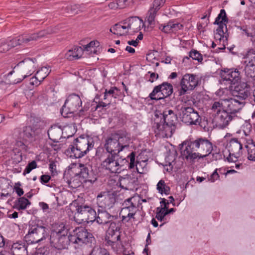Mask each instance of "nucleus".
Instances as JSON below:
<instances>
[{"mask_svg":"<svg viewBox=\"0 0 255 255\" xmlns=\"http://www.w3.org/2000/svg\"><path fill=\"white\" fill-rule=\"evenodd\" d=\"M37 163L35 160L32 161L29 163L26 166L24 170L23 171V174L25 175L26 174L29 173L32 170L37 168Z\"/></svg>","mask_w":255,"mask_h":255,"instance_id":"48","label":"nucleus"},{"mask_svg":"<svg viewBox=\"0 0 255 255\" xmlns=\"http://www.w3.org/2000/svg\"><path fill=\"white\" fill-rule=\"evenodd\" d=\"M244 70L245 74L247 77L251 78L255 77V69L249 67V66H245Z\"/></svg>","mask_w":255,"mask_h":255,"instance_id":"53","label":"nucleus"},{"mask_svg":"<svg viewBox=\"0 0 255 255\" xmlns=\"http://www.w3.org/2000/svg\"><path fill=\"white\" fill-rule=\"evenodd\" d=\"M109 7L111 9H116L118 7V4L116 2H111L109 4Z\"/></svg>","mask_w":255,"mask_h":255,"instance_id":"62","label":"nucleus"},{"mask_svg":"<svg viewBox=\"0 0 255 255\" xmlns=\"http://www.w3.org/2000/svg\"><path fill=\"white\" fill-rule=\"evenodd\" d=\"M198 78L193 74H185L182 76L180 82V89L178 90L179 96L186 94L188 91H192L197 86Z\"/></svg>","mask_w":255,"mask_h":255,"instance_id":"14","label":"nucleus"},{"mask_svg":"<svg viewBox=\"0 0 255 255\" xmlns=\"http://www.w3.org/2000/svg\"><path fill=\"white\" fill-rule=\"evenodd\" d=\"M167 207H157L156 208V214L155 218L160 221H164L165 217L166 216L165 212V209H167Z\"/></svg>","mask_w":255,"mask_h":255,"instance_id":"46","label":"nucleus"},{"mask_svg":"<svg viewBox=\"0 0 255 255\" xmlns=\"http://www.w3.org/2000/svg\"><path fill=\"white\" fill-rule=\"evenodd\" d=\"M49 33H50L49 31L43 30L37 32L21 35L20 36L21 39H23L21 41L22 44H24L32 41L37 40L38 39L45 36Z\"/></svg>","mask_w":255,"mask_h":255,"instance_id":"25","label":"nucleus"},{"mask_svg":"<svg viewBox=\"0 0 255 255\" xmlns=\"http://www.w3.org/2000/svg\"><path fill=\"white\" fill-rule=\"evenodd\" d=\"M51 70L49 67H43L37 71L36 74L40 80H43L50 73Z\"/></svg>","mask_w":255,"mask_h":255,"instance_id":"43","label":"nucleus"},{"mask_svg":"<svg viewBox=\"0 0 255 255\" xmlns=\"http://www.w3.org/2000/svg\"><path fill=\"white\" fill-rule=\"evenodd\" d=\"M94 145V142L92 137L80 136L74 140L72 144L66 150V153L71 158H80L92 149Z\"/></svg>","mask_w":255,"mask_h":255,"instance_id":"5","label":"nucleus"},{"mask_svg":"<svg viewBox=\"0 0 255 255\" xmlns=\"http://www.w3.org/2000/svg\"><path fill=\"white\" fill-rule=\"evenodd\" d=\"M39 128H35L30 126H27L23 128L22 132L20 133L23 139L25 140H31L38 135L40 133Z\"/></svg>","mask_w":255,"mask_h":255,"instance_id":"27","label":"nucleus"},{"mask_svg":"<svg viewBox=\"0 0 255 255\" xmlns=\"http://www.w3.org/2000/svg\"><path fill=\"white\" fill-rule=\"evenodd\" d=\"M246 66H249L255 69V56H254L253 58L249 61Z\"/></svg>","mask_w":255,"mask_h":255,"instance_id":"61","label":"nucleus"},{"mask_svg":"<svg viewBox=\"0 0 255 255\" xmlns=\"http://www.w3.org/2000/svg\"><path fill=\"white\" fill-rule=\"evenodd\" d=\"M159 85L161 87L162 93L165 98L169 97L172 94L173 86L171 84L167 82H163Z\"/></svg>","mask_w":255,"mask_h":255,"instance_id":"38","label":"nucleus"},{"mask_svg":"<svg viewBox=\"0 0 255 255\" xmlns=\"http://www.w3.org/2000/svg\"><path fill=\"white\" fill-rule=\"evenodd\" d=\"M47 133L50 139L54 142H58L62 137V130L59 127L54 125L50 127Z\"/></svg>","mask_w":255,"mask_h":255,"instance_id":"29","label":"nucleus"},{"mask_svg":"<svg viewBox=\"0 0 255 255\" xmlns=\"http://www.w3.org/2000/svg\"><path fill=\"white\" fill-rule=\"evenodd\" d=\"M82 102L80 96L76 94L70 95L66 99L60 112L64 117L76 112L82 106Z\"/></svg>","mask_w":255,"mask_h":255,"instance_id":"9","label":"nucleus"},{"mask_svg":"<svg viewBox=\"0 0 255 255\" xmlns=\"http://www.w3.org/2000/svg\"><path fill=\"white\" fill-rule=\"evenodd\" d=\"M42 80H40L39 78L37 77V75L35 74V75L30 79V84L31 85H36L38 86L40 84V82H42Z\"/></svg>","mask_w":255,"mask_h":255,"instance_id":"55","label":"nucleus"},{"mask_svg":"<svg viewBox=\"0 0 255 255\" xmlns=\"http://www.w3.org/2000/svg\"><path fill=\"white\" fill-rule=\"evenodd\" d=\"M137 172L140 174H143L147 171V163L146 160L137 161L136 164L134 163Z\"/></svg>","mask_w":255,"mask_h":255,"instance_id":"44","label":"nucleus"},{"mask_svg":"<svg viewBox=\"0 0 255 255\" xmlns=\"http://www.w3.org/2000/svg\"><path fill=\"white\" fill-rule=\"evenodd\" d=\"M50 179V176L47 175H42L40 177V181L42 184L47 183Z\"/></svg>","mask_w":255,"mask_h":255,"instance_id":"60","label":"nucleus"},{"mask_svg":"<svg viewBox=\"0 0 255 255\" xmlns=\"http://www.w3.org/2000/svg\"><path fill=\"white\" fill-rule=\"evenodd\" d=\"M50 244L56 249L62 250L67 248L70 243L71 235H68V230L63 223H55L52 226L50 237Z\"/></svg>","mask_w":255,"mask_h":255,"instance_id":"4","label":"nucleus"},{"mask_svg":"<svg viewBox=\"0 0 255 255\" xmlns=\"http://www.w3.org/2000/svg\"><path fill=\"white\" fill-rule=\"evenodd\" d=\"M221 77L223 82L229 84H235L241 80L240 73L237 69H225L222 71Z\"/></svg>","mask_w":255,"mask_h":255,"instance_id":"18","label":"nucleus"},{"mask_svg":"<svg viewBox=\"0 0 255 255\" xmlns=\"http://www.w3.org/2000/svg\"><path fill=\"white\" fill-rule=\"evenodd\" d=\"M113 34L116 35H124L128 34V31H126L125 32H122V30L121 28V24H116L113 26Z\"/></svg>","mask_w":255,"mask_h":255,"instance_id":"51","label":"nucleus"},{"mask_svg":"<svg viewBox=\"0 0 255 255\" xmlns=\"http://www.w3.org/2000/svg\"><path fill=\"white\" fill-rule=\"evenodd\" d=\"M71 240L72 244H77L80 245L83 244L92 243L94 240L92 234L89 233L87 230L83 227L76 228L71 234Z\"/></svg>","mask_w":255,"mask_h":255,"instance_id":"11","label":"nucleus"},{"mask_svg":"<svg viewBox=\"0 0 255 255\" xmlns=\"http://www.w3.org/2000/svg\"><path fill=\"white\" fill-rule=\"evenodd\" d=\"M156 189L158 192L161 194H165L168 195L170 193V188L167 186L165 183L164 180H160L156 185Z\"/></svg>","mask_w":255,"mask_h":255,"instance_id":"39","label":"nucleus"},{"mask_svg":"<svg viewBox=\"0 0 255 255\" xmlns=\"http://www.w3.org/2000/svg\"><path fill=\"white\" fill-rule=\"evenodd\" d=\"M119 89L116 87H112L108 90L106 89L104 95V99L114 98H117L119 95Z\"/></svg>","mask_w":255,"mask_h":255,"instance_id":"40","label":"nucleus"},{"mask_svg":"<svg viewBox=\"0 0 255 255\" xmlns=\"http://www.w3.org/2000/svg\"><path fill=\"white\" fill-rule=\"evenodd\" d=\"M149 98L152 100L158 101L165 98L164 96L162 93L161 87L159 85L155 86L153 91L149 94Z\"/></svg>","mask_w":255,"mask_h":255,"instance_id":"35","label":"nucleus"},{"mask_svg":"<svg viewBox=\"0 0 255 255\" xmlns=\"http://www.w3.org/2000/svg\"><path fill=\"white\" fill-rule=\"evenodd\" d=\"M135 153L131 152L126 158L119 157L120 155L108 154L102 162L101 166L111 173H120L128 168L134 167Z\"/></svg>","mask_w":255,"mask_h":255,"instance_id":"2","label":"nucleus"},{"mask_svg":"<svg viewBox=\"0 0 255 255\" xmlns=\"http://www.w3.org/2000/svg\"><path fill=\"white\" fill-rule=\"evenodd\" d=\"M165 1L166 0H154L151 7L159 10L164 5Z\"/></svg>","mask_w":255,"mask_h":255,"instance_id":"52","label":"nucleus"},{"mask_svg":"<svg viewBox=\"0 0 255 255\" xmlns=\"http://www.w3.org/2000/svg\"><path fill=\"white\" fill-rule=\"evenodd\" d=\"M99 206L105 209L112 208L117 199V194L115 192H104L101 193L97 197Z\"/></svg>","mask_w":255,"mask_h":255,"instance_id":"16","label":"nucleus"},{"mask_svg":"<svg viewBox=\"0 0 255 255\" xmlns=\"http://www.w3.org/2000/svg\"><path fill=\"white\" fill-rule=\"evenodd\" d=\"M90 255H110L109 252L105 249L99 247H95Z\"/></svg>","mask_w":255,"mask_h":255,"instance_id":"45","label":"nucleus"},{"mask_svg":"<svg viewBox=\"0 0 255 255\" xmlns=\"http://www.w3.org/2000/svg\"><path fill=\"white\" fill-rule=\"evenodd\" d=\"M247 86L248 85L246 83H243L235 87L234 94V98L241 101H244L250 95V92Z\"/></svg>","mask_w":255,"mask_h":255,"instance_id":"23","label":"nucleus"},{"mask_svg":"<svg viewBox=\"0 0 255 255\" xmlns=\"http://www.w3.org/2000/svg\"><path fill=\"white\" fill-rule=\"evenodd\" d=\"M116 136L114 133H111L105 140L104 147L108 154L119 155L121 152Z\"/></svg>","mask_w":255,"mask_h":255,"instance_id":"17","label":"nucleus"},{"mask_svg":"<svg viewBox=\"0 0 255 255\" xmlns=\"http://www.w3.org/2000/svg\"><path fill=\"white\" fill-rule=\"evenodd\" d=\"M17 66H21L26 74L21 81L30 76L35 70L34 62L30 58L25 59L23 61L19 62Z\"/></svg>","mask_w":255,"mask_h":255,"instance_id":"22","label":"nucleus"},{"mask_svg":"<svg viewBox=\"0 0 255 255\" xmlns=\"http://www.w3.org/2000/svg\"><path fill=\"white\" fill-rule=\"evenodd\" d=\"M246 147L248 151L249 160L255 161V143H249L246 145Z\"/></svg>","mask_w":255,"mask_h":255,"instance_id":"42","label":"nucleus"},{"mask_svg":"<svg viewBox=\"0 0 255 255\" xmlns=\"http://www.w3.org/2000/svg\"><path fill=\"white\" fill-rule=\"evenodd\" d=\"M245 105L244 101H241L236 98L224 99V110L218 118L219 126L222 128L228 126L237 117L236 114L240 112Z\"/></svg>","mask_w":255,"mask_h":255,"instance_id":"3","label":"nucleus"},{"mask_svg":"<svg viewBox=\"0 0 255 255\" xmlns=\"http://www.w3.org/2000/svg\"><path fill=\"white\" fill-rule=\"evenodd\" d=\"M183 28V25L179 23L175 22L174 21L170 20L167 24L163 26L162 30L163 32L169 33L171 32H176Z\"/></svg>","mask_w":255,"mask_h":255,"instance_id":"32","label":"nucleus"},{"mask_svg":"<svg viewBox=\"0 0 255 255\" xmlns=\"http://www.w3.org/2000/svg\"><path fill=\"white\" fill-rule=\"evenodd\" d=\"M158 10L155 9L152 7H150L146 14V20L149 25H154L155 24V18Z\"/></svg>","mask_w":255,"mask_h":255,"instance_id":"36","label":"nucleus"},{"mask_svg":"<svg viewBox=\"0 0 255 255\" xmlns=\"http://www.w3.org/2000/svg\"><path fill=\"white\" fill-rule=\"evenodd\" d=\"M242 144L238 138H232L228 145L229 152V156L227 158L228 161L233 162L237 161L242 155Z\"/></svg>","mask_w":255,"mask_h":255,"instance_id":"15","label":"nucleus"},{"mask_svg":"<svg viewBox=\"0 0 255 255\" xmlns=\"http://www.w3.org/2000/svg\"><path fill=\"white\" fill-rule=\"evenodd\" d=\"M15 192L18 196H21L23 194V189L20 187H16L15 188Z\"/></svg>","mask_w":255,"mask_h":255,"instance_id":"64","label":"nucleus"},{"mask_svg":"<svg viewBox=\"0 0 255 255\" xmlns=\"http://www.w3.org/2000/svg\"><path fill=\"white\" fill-rule=\"evenodd\" d=\"M22 39H23L20 38V36L19 35L14 38H13L11 40H10L7 42L9 44V46L11 48L12 47L16 46L18 45L22 44V42L21 41Z\"/></svg>","mask_w":255,"mask_h":255,"instance_id":"50","label":"nucleus"},{"mask_svg":"<svg viewBox=\"0 0 255 255\" xmlns=\"http://www.w3.org/2000/svg\"><path fill=\"white\" fill-rule=\"evenodd\" d=\"M83 53V48L75 46L72 49L69 50L65 54V58L70 61L78 59L81 58Z\"/></svg>","mask_w":255,"mask_h":255,"instance_id":"30","label":"nucleus"},{"mask_svg":"<svg viewBox=\"0 0 255 255\" xmlns=\"http://www.w3.org/2000/svg\"><path fill=\"white\" fill-rule=\"evenodd\" d=\"M99 46V43L98 41H92L88 44L84 45L85 48H92L93 49H96V47Z\"/></svg>","mask_w":255,"mask_h":255,"instance_id":"58","label":"nucleus"},{"mask_svg":"<svg viewBox=\"0 0 255 255\" xmlns=\"http://www.w3.org/2000/svg\"><path fill=\"white\" fill-rule=\"evenodd\" d=\"M114 216L111 215L106 211H99L98 216H96V220L99 224H107L113 222Z\"/></svg>","mask_w":255,"mask_h":255,"instance_id":"31","label":"nucleus"},{"mask_svg":"<svg viewBox=\"0 0 255 255\" xmlns=\"http://www.w3.org/2000/svg\"><path fill=\"white\" fill-rule=\"evenodd\" d=\"M13 152L14 153L15 156H16L14 158L16 161L18 162H20L22 160L21 153L19 152V149L15 148L13 149Z\"/></svg>","mask_w":255,"mask_h":255,"instance_id":"56","label":"nucleus"},{"mask_svg":"<svg viewBox=\"0 0 255 255\" xmlns=\"http://www.w3.org/2000/svg\"><path fill=\"white\" fill-rule=\"evenodd\" d=\"M147 74H150V78L149 79L148 81L150 82L151 83H153L159 77L158 74L154 72H151L149 71L148 72Z\"/></svg>","mask_w":255,"mask_h":255,"instance_id":"59","label":"nucleus"},{"mask_svg":"<svg viewBox=\"0 0 255 255\" xmlns=\"http://www.w3.org/2000/svg\"><path fill=\"white\" fill-rule=\"evenodd\" d=\"M228 21V19L227 17L226 11L225 9H222L220 10V13L218 15L214 22V24L219 25L215 33V38L216 39L220 41L222 39L224 42L227 40V36L226 33L224 32L223 28L225 26L226 31H227L226 24Z\"/></svg>","mask_w":255,"mask_h":255,"instance_id":"13","label":"nucleus"},{"mask_svg":"<svg viewBox=\"0 0 255 255\" xmlns=\"http://www.w3.org/2000/svg\"><path fill=\"white\" fill-rule=\"evenodd\" d=\"M153 128L155 134L162 138L171 137L174 131L173 128L169 126L162 120L160 122H155Z\"/></svg>","mask_w":255,"mask_h":255,"instance_id":"19","label":"nucleus"},{"mask_svg":"<svg viewBox=\"0 0 255 255\" xmlns=\"http://www.w3.org/2000/svg\"><path fill=\"white\" fill-rule=\"evenodd\" d=\"M136 179L130 175H126L120 178L119 184L120 187L125 190H131L134 187V185Z\"/></svg>","mask_w":255,"mask_h":255,"instance_id":"28","label":"nucleus"},{"mask_svg":"<svg viewBox=\"0 0 255 255\" xmlns=\"http://www.w3.org/2000/svg\"><path fill=\"white\" fill-rule=\"evenodd\" d=\"M140 196H134L125 200L120 213L123 223L137 221L135 215L139 208Z\"/></svg>","mask_w":255,"mask_h":255,"instance_id":"7","label":"nucleus"},{"mask_svg":"<svg viewBox=\"0 0 255 255\" xmlns=\"http://www.w3.org/2000/svg\"><path fill=\"white\" fill-rule=\"evenodd\" d=\"M252 55H255V49L251 48L246 53V57H249L250 56Z\"/></svg>","mask_w":255,"mask_h":255,"instance_id":"63","label":"nucleus"},{"mask_svg":"<svg viewBox=\"0 0 255 255\" xmlns=\"http://www.w3.org/2000/svg\"><path fill=\"white\" fill-rule=\"evenodd\" d=\"M179 116L182 121L189 125H199L201 121L198 113L190 107L182 106Z\"/></svg>","mask_w":255,"mask_h":255,"instance_id":"12","label":"nucleus"},{"mask_svg":"<svg viewBox=\"0 0 255 255\" xmlns=\"http://www.w3.org/2000/svg\"><path fill=\"white\" fill-rule=\"evenodd\" d=\"M123 24H128L129 30L132 32H137L141 29V26L143 25V20L137 16L130 17L122 22Z\"/></svg>","mask_w":255,"mask_h":255,"instance_id":"20","label":"nucleus"},{"mask_svg":"<svg viewBox=\"0 0 255 255\" xmlns=\"http://www.w3.org/2000/svg\"><path fill=\"white\" fill-rule=\"evenodd\" d=\"M213 149V144L209 140L205 137H200L184 141L181 148V155L187 162L194 163L195 160L208 156Z\"/></svg>","mask_w":255,"mask_h":255,"instance_id":"1","label":"nucleus"},{"mask_svg":"<svg viewBox=\"0 0 255 255\" xmlns=\"http://www.w3.org/2000/svg\"><path fill=\"white\" fill-rule=\"evenodd\" d=\"M11 189L9 181L4 178H0V195L1 196L9 195V191Z\"/></svg>","mask_w":255,"mask_h":255,"instance_id":"33","label":"nucleus"},{"mask_svg":"<svg viewBox=\"0 0 255 255\" xmlns=\"http://www.w3.org/2000/svg\"><path fill=\"white\" fill-rule=\"evenodd\" d=\"M114 133V135H117L116 138L118 139V143L121 151L125 148L129 147L130 137L128 132L123 130H119Z\"/></svg>","mask_w":255,"mask_h":255,"instance_id":"21","label":"nucleus"},{"mask_svg":"<svg viewBox=\"0 0 255 255\" xmlns=\"http://www.w3.org/2000/svg\"><path fill=\"white\" fill-rule=\"evenodd\" d=\"M223 101L224 99H220L219 101L215 102L211 108V110L216 114H218V116L216 118V120L217 123H218V118L219 115H221V113L222 111L224 110V105H223Z\"/></svg>","mask_w":255,"mask_h":255,"instance_id":"37","label":"nucleus"},{"mask_svg":"<svg viewBox=\"0 0 255 255\" xmlns=\"http://www.w3.org/2000/svg\"><path fill=\"white\" fill-rule=\"evenodd\" d=\"M218 169H216L213 173L211 175L210 177L209 178V181L214 182L216 180H217L219 178V175L218 173L217 172V170Z\"/></svg>","mask_w":255,"mask_h":255,"instance_id":"57","label":"nucleus"},{"mask_svg":"<svg viewBox=\"0 0 255 255\" xmlns=\"http://www.w3.org/2000/svg\"><path fill=\"white\" fill-rule=\"evenodd\" d=\"M76 204L77 203H73L71 206L76 207L75 218H77V222L79 223L82 222L89 223L96 220V212L93 208L88 206H76Z\"/></svg>","mask_w":255,"mask_h":255,"instance_id":"10","label":"nucleus"},{"mask_svg":"<svg viewBox=\"0 0 255 255\" xmlns=\"http://www.w3.org/2000/svg\"><path fill=\"white\" fill-rule=\"evenodd\" d=\"M162 121L166 123L169 126L173 128L175 130V127L177 122V117L171 110L164 111L162 114Z\"/></svg>","mask_w":255,"mask_h":255,"instance_id":"24","label":"nucleus"},{"mask_svg":"<svg viewBox=\"0 0 255 255\" xmlns=\"http://www.w3.org/2000/svg\"><path fill=\"white\" fill-rule=\"evenodd\" d=\"M175 160V156L174 153H170L165 157V165H168L170 168V169L173 168L172 163Z\"/></svg>","mask_w":255,"mask_h":255,"instance_id":"49","label":"nucleus"},{"mask_svg":"<svg viewBox=\"0 0 255 255\" xmlns=\"http://www.w3.org/2000/svg\"><path fill=\"white\" fill-rule=\"evenodd\" d=\"M27 247L25 245L14 244L12 247L13 255H28Z\"/></svg>","mask_w":255,"mask_h":255,"instance_id":"34","label":"nucleus"},{"mask_svg":"<svg viewBox=\"0 0 255 255\" xmlns=\"http://www.w3.org/2000/svg\"><path fill=\"white\" fill-rule=\"evenodd\" d=\"M121 224L119 222H112L106 232L105 244L116 252H121L124 248L121 241Z\"/></svg>","mask_w":255,"mask_h":255,"instance_id":"6","label":"nucleus"},{"mask_svg":"<svg viewBox=\"0 0 255 255\" xmlns=\"http://www.w3.org/2000/svg\"><path fill=\"white\" fill-rule=\"evenodd\" d=\"M189 56L192 59L197 60L198 62H201L203 60L202 55L196 50H192L189 52Z\"/></svg>","mask_w":255,"mask_h":255,"instance_id":"47","label":"nucleus"},{"mask_svg":"<svg viewBox=\"0 0 255 255\" xmlns=\"http://www.w3.org/2000/svg\"><path fill=\"white\" fill-rule=\"evenodd\" d=\"M79 166L80 169V171L78 173L76 174V176L80 179L79 183L87 182L92 183L93 180L91 178L88 168L84 164L81 163L79 164ZM77 186H79V183H78Z\"/></svg>","mask_w":255,"mask_h":255,"instance_id":"26","label":"nucleus"},{"mask_svg":"<svg viewBox=\"0 0 255 255\" xmlns=\"http://www.w3.org/2000/svg\"><path fill=\"white\" fill-rule=\"evenodd\" d=\"M10 47L8 42L1 41V45H0V52H5L10 49Z\"/></svg>","mask_w":255,"mask_h":255,"instance_id":"54","label":"nucleus"},{"mask_svg":"<svg viewBox=\"0 0 255 255\" xmlns=\"http://www.w3.org/2000/svg\"><path fill=\"white\" fill-rule=\"evenodd\" d=\"M30 204V202L25 197H20L18 198L17 202L15 204L16 208L17 210H24L28 205Z\"/></svg>","mask_w":255,"mask_h":255,"instance_id":"41","label":"nucleus"},{"mask_svg":"<svg viewBox=\"0 0 255 255\" xmlns=\"http://www.w3.org/2000/svg\"><path fill=\"white\" fill-rule=\"evenodd\" d=\"M47 230L45 227L39 225L34 221H31L29 224L28 232L24 237L25 240L28 244L43 241L49 236Z\"/></svg>","mask_w":255,"mask_h":255,"instance_id":"8","label":"nucleus"}]
</instances>
